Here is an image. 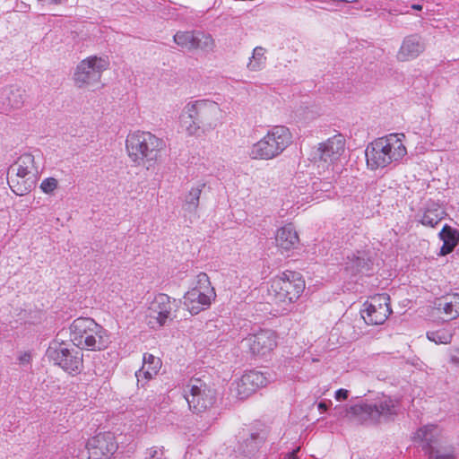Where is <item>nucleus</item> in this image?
Instances as JSON below:
<instances>
[{
    "instance_id": "nucleus-46",
    "label": "nucleus",
    "mask_w": 459,
    "mask_h": 459,
    "mask_svg": "<svg viewBox=\"0 0 459 459\" xmlns=\"http://www.w3.org/2000/svg\"><path fill=\"white\" fill-rule=\"evenodd\" d=\"M62 0H51L52 4H59Z\"/></svg>"
},
{
    "instance_id": "nucleus-30",
    "label": "nucleus",
    "mask_w": 459,
    "mask_h": 459,
    "mask_svg": "<svg viewBox=\"0 0 459 459\" xmlns=\"http://www.w3.org/2000/svg\"><path fill=\"white\" fill-rule=\"evenodd\" d=\"M265 49L262 47H255L253 50L252 56L247 65L251 72H258L263 70L266 65Z\"/></svg>"
},
{
    "instance_id": "nucleus-14",
    "label": "nucleus",
    "mask_w": 459,
    "mask_h": 459,
    "mask_svg": "<svg viewBox=\"0 0 459 459\" xmlns=\"http://www.w3.org/2000/svg\"><path fill=\"white\" fill-rule=\"evenodd\" d=\"M390 298L387 294H377L364 304L361 316L368 325H381L391 313Z\"/></svg>"
},
{
    "instance_id": "nucleus-1",
    "label": "nucleus",
    "mask_w": 459,
    "mask_h": 459,
    "mask_svg": "<svg viewBox=\"0 0 459 459\" xmlns=\"http://www.w3.org/2000/svg\"><path fill=\"white\" fill-rule=\"evenodd\" d=\"M164 148V141L148 131L130 132L126 139V152L130 161L147 169L160 160Z\"/></svg>"
},
{
    "instance_id": "nucleus-16",
    "label": "nucleus",
    "mask_w": 459,
    "mask_h": 459,
    "mask_svg": "<svg viewBox=\"0 0 459 459\" xmlns=\"http://www.w3.org/2000/svg\"><path fill=\"white\" fill-rule=\"evenodd\" d=\"M86 448L89 459H110L117 449V444L113 433L103 432L91 437L86 444Z\"/></svg>"
},
{
    "instance_id": "nucleus-38",
    "label": "nucleus",
    "mask_w": 459,
    "mask_h": 459,
    "mask_svg": "<svg viewBox=\"0 0 459 459\" xmlns=\"http://www.w3.org/2000/svg\"><path fill=\"white\" fill-rule=\"evenodd\" d=\"M30 359H31L30 353H29L27 351L20 354L18 357V360H19L20 364H22V365L29 364L30 362Z\"/></svg>"
},
{
    "instance_id": "nucleus-11",
    "label": "nucleus",
    "mask_w": 459,
    "mask_h": 459,
    "mask_svg": "<svg viewBox=\"0 0 459 459\" xmlns=\"http://www.w3.org/2000/svg\"><path fill=\"white\" fill-rule=\"evenodd\" d=\"M187 110L195 112L200 123L202 134L214 130L222 118V109L220 105L210 100H198L187 103Z\"/></svg>"
},
{
    "instance_id": "nucleus-35",
    "label": "nucleus",
    "mask_w": 459,
    "mask_h": 459,
    "mask_svg": "<svg viewBox=\"0 0 459 459\" xmlns=\"http://www.w3.org/2000/svg\"><path fill=\"white\" fill-rule=\"evenodd\" d=\"M58 187V181L55 178H47L40 183V190L47 195H52Z\"/></svg>"
},
{
    "instance_id": "nucleus-10",
    "label": "nucleus",
    "mask_w": 459,
    "mask_h": 459,
    "mask_svg": "<svg viewBox=\"0 0 459 459\" xmlns=\"http://www.w3.org/2000/svg\"><path fill=\"white\" fill-rule=\"evenodd\" d=\"M175 312L174 302L170 297L159 293L148 304L145 311L146 323L152 329L161 327L173 320Z\"/></svg>"
},
{
    "instance_id": "nucleus-26",
    "label": "nucleus",
    "mask_w": 459,
    "mask_h": 459,
    "mask_svg": "<svg viewBox=\"0 0 459 459\" xmlns=\"http://www.w3.org/2000/svg\"><path fill=\"white\" fill-rule=\"evenodd\" d=\"M179 125L187 135L194 136L202 134L201 125L198 119H196L195 112L187 110V104L184 107L179 116Z\"/></svg>"
},
{
    "instance_id": "nucleus-8",
    "label": "nucleus",
    "mask_w": 459,
    "mask_h": 459,
    "mask_svg": "<svg viewBox=\"0 0 459 459\" xmlns=\"http://www.w3.org/2000/svg\"><path fill=\"white\" fill-rule=\"evenodd\" d=\"M215 296L208 275L200 273L196 276L195 286L185 294L184 305L192 315H197L211 305Z\"/></svg>"
},
{
    "instance_id": "nucleus-27",
    "label": "nucleus",
    "mask_w": 459,
    "mask_h": 459,
    "mask_svg": "<svg viewBox=\"0 0 459 459\" xmlns=\"http://www.w3.org/2000/svg\"><path fill=\"white\" fill-rule=\"evenodd\" d=\"M160 368L161 360L160 358L145 353L143 355V367L135 373V376L138 381H141L143 377L145 379H151L158 374Z\"/></svg>"
},
{
    "instance_id": "nucleus-17",
    "label": "nucleus",
    "mask_w": 459,
    "mask_h": 459,
    "mask_svg": "<svg viewBox=\"0 0 459 459\" xmlns=\"http://www.w3.org/2000/svg\"><path fill=\"white\" fill-rule=\"evenodd\" d=\"M345 139L342 134H335L319 143L317 148L318 167L328 169L344 152Z\"/></svg>"
},
{
    "instance_id": "nucleus-9",
    "label": "nucleus",
    "mask_w": 459,
    "mask_h": 459,
    "mask_svg": "<svg viewBox=\"0 0 459 459\" xmlns=\"http://www.w3.org/2000/svg\"><path fill=\"white\" fill-rule=\"evenodd\" d=\"M185 397L189 409L196 414L211 413L216 403L215 391L200 379L189 382L185 389Z\"/></svg>"
},
{
    "instance_id": "nucleus-20",
    "label": "nucleus",
    "mask_w": 459,
    "mask_h": 459,
    "mask_svg": "<svg viewBox=\"0 0 459 459\" xmlns=\"http://www.w3.org/2000/svg\"><path fill=\"white\" fill-rule=\"evenodd\" d=\"M25 91L21 87L10 85L0 91V110L8 113L21 108L24 104Z\"/></svg>"
},
{
    "instance_id": "nucleus-24",
    "label": "nucleus",
    "mask_w": 459,
    "mask_h": 459,
    "mask_svg": "<svg viewBox=\"0 0 459 459\" xmlns=\"http://www.w3.org/2000/svg\"><path fill=\"white\" fill-rule=\"evenodd\" d=\"M7 173L37 178L39 170L36 166L34 156L30 153H24L21 155L17 160L10 166Z\"/></svg>"
},
{
    "instance_id": "nucleus-40",
    "label": "nucleus",
    "mask_w": 459,
    "mask_h": 459,
    "mask_svg": "<svg viewBox=\"0 0 459 459\" xmlns=\"http://www.w3.org/2000/svg\"><path fill=\"white\" fill-rule=\"evenodd\" d=\"M454 248H455V247H452V245L443 242V246L440 249V254L442 255H447L450 252H452Z\"/></svg>"
},
{
    "instance_id": "nucleus-21",
    "label": "nucleus",
    "mask_w": 459,
    "mask_h": 459,
    "mask_svg": "<svg viewBox=\"0 0 459 459\" xmlns=\"http://www.w3.org/2000/svg\"><path fill=\"white\" fill-rule=\"evenodd\" d=\"M275 245L281 251H290L298 247L299 244V237L291 224H286L276 230Z\"/></svg>"
},
{
    "instance_id": "nucleus-45",
    "label": "nucleus",
    "mask_w": 459,
    "mask_h": 459,
    "mask_svg": "<svg viewBox=\"0 0 459 459\" xmlns=\"http://www.w3.org/2000/svg\"><path fill=\"white\" fill-rule=\"evenodd\" d=\"M451 361L455 363V364H459V359H457L456 357L455 356H452L451 357Z\"/></svg>"
},
{
    "instance_id": "nucleus-12",
    "label": "nucleus",
    "mask_w": 459,
    "mask_h": 459,
    "mask_svg": "<svg viewBox=\"0 0 459 459\" xmlns=\"http://www.w3.org/2000/svg\"><path fill=\"white\" fill-rule=\"evenodd\" d=\"M48 358L65 371L78 374L83 368V354L76 349H67L62 344H55L48 350Z\"/></svg>"
},
{
    "instance_id": "nucleus-29",
    "label": "nucleus",
    "mask_w": 459,
    "mask_h": 459,
    "mask_svg": "<svg viewBox=\"0 0 459 459\" xmlns=\"http://www.w3.org/2000/svg\"><path fill=\"white\" fill-rule=\"evenodd\" d=\"M205 187V183L197 182L185 195L184 204L186 209L190 212H195L199 206L201 194Z\"/></svg>"
},
{
    "instance_id": "nucleus-19",
    "label": "nucleus",
    "mask_w": 459,
    "mask_h": 459,
    "mask_svg": "<svg viewBox=\"0 0 459 459\" xmlns=\"http://www.w3.org/2000/svg\"><path fill=\"white\" fill-rule=\"evenodd\" d=\"M413 440L429 453L443 443L442 430L437 425H425L415 432Z\"/></svg>"
},
{
    "instance_id": "nucleus-31",
    "label": "nucleus",
    "mask_w": 459,
    "mask_h": 459,
    "mask_svg": "<svg viewBox=\"0 0 459 459\" xmlns=\"http://www.w3.org/2000/svg\"><path fill=\"white\" fill-rule=\"evenodd\" d=\"M444 211L439 208L427 209L420 220V222L425 226L435 227L443 219Z\"/></svg>"
},
{
    "instance_id": "nucleus-43",
    "label": "nucleus",
    "mask_w": 459,
    "mask_h": 459,
    "mask_svg": "<svg viewBox=\"0 0 459 459\" xmlns=\"http://www.w3.org/2000/svg\"><path fill=\"white\" fill-rule=\"evenodd\" d=\"M208 416H211V418H208V420H215L216 418V415L218 414L216 410H214L213 408L212 409V412L211 413H208L206 412Z\"/></svg>"
},
{
    "instance_id": "nucleus-5",
    "label": "nucleus",
    "mask_w": 459,
    "mask_h": 459,
    "mask_svg": "<svg viewBox=\"0 0 459 459\" xmlns=\"http://www.w3.org/2000/svg\"><path fill=\"white\" fill-rule=\"evenodd\" d=\"M292 135L286 126H275L248 151L252 160H272L278 157L291 143Z\"/></svg>"
},
{
    "instance_id": "nucleus-39",
    "label": "nucleus",
    "mask_w": 459,
    "mask_h": 459,
    "mask_svg": "<svg viewBox=\"0 0 459 459\" xmlns=\"http://www.w3.org/2000/svg\"><path fill=\"white\" fill-rule=\"evenodd\" d=\"M348 390L341 388L335 392V399L338 401L346 400L348 398Z\"/></svg>"
},
{
    "instance_id": "nucleus-23",
    "label": "nucleus",
    "mask_w": 459,
    "mask_h": 459,
    "mask_svg": "<svg viewBox=\"0 0 459 459\" xmlns=\"http://www.w3.org/2000/svg\"><path fill=\"white\" fill-rule=\"evenodd\" d=\"M425 49L424 43L417 35L406 37L397 53V59L400 62H406L419 56Z\"/></svg>"
},
{
    "instance_id": "nucleus-47",
    "label": "nucleus",
    "mask_w": 459,
    "mask_h": 459,
    "mask_svg": "<svg viewBox=\"0 0 459 459\" xmlns=\"http://www.w3.org/2000/svg\"><path fill=\"white\" fill-rule=\"evenodd\" d=\"M339 410H342V411L340 412V414H341L342 417H344V416H343V414H344V412H343V411H344V410H345V409H342V407H339Z\"/></svg>"
},
{
    "instance_id": "nucleus-41",
    "label": "nucleus",
    "mask_w": 459,
    "mask_h": 459,
    "mask_svg": "<svg viewBox=\"0 0 459 459\" xmlns=\"http://www.w3.org/2000/svg\"><path fill=\"white\" fill-rule=\"evenodd\" d=\"M299 450V447L294 449L292 452L287 454L285 455L284 459H297L296 454L298 453Z\"/></svg>"
},
{
    "instance_id": "nucleus-42",
    "label": "nucleus",
    "mask_w": 459,
    "mask_h": 459,
    "mask_svg": "<svg viewBox=\"0 0 459 459\" xmlns=\"http://www.w3.org/2000/svg\"><path fill=\"white\" fill-rule=\"evenodd\" d=\"M327 409H328V406H327V404H326L325 403H324V402L319 403V404H318V410H319L321 412L325 411Z\"/></svg>"
},
{
    "instance_id": "nucleus-6",
    "label": "nucleus",
    "mask_w": 459,
    "mask_h": 459,
    "mask_svg": "<svg viewBox=\"0 0 459 459\" xmlns=\"http://www.w3.org/2000/svg\"><path fill=\"white\" fill-rule=\"evenodd\" d=\"M397 402L384 397L375 403H359L344 410V418L361 424L378 423L382 418L396 414Z\"/></svg>"
},
{
    "instance_id": "nucleus-13",
    "label": "nucleus",
    "mask_w": 459,
    "mask_h": 459,
    "mask_svg": "<svg viewBox=\"0 0 459 459\" xmlns=\"http://www.w3.org/2000/svg\"><path fill=\"white\" fill-rule=\"evenodd\" d=\"M278 336L271 329H261L248 334L242 340L243 345L248 349L252 356L264 358L273 352L277 347Z\"/></svg>"
},
{
    "instance_id": "nucleus-2",
    "label": "nucleus",
    "mask_w": 459,
    "mask_h": 459,
    "mask_svg": "<svg viewBox=\"0 0 459 459\" xmlns=\"http://www.w3.org/2000/svg\"><path fill=\"white\" fill-rule=\"evenodd\" d=\"M406 153L402 139L394 134L375 140L368 145L365 152L367 165L370 169L385 168L393 162H397Z\"/></svg>"
},
{
    "instance_id": "nucleus-18",
    "label": "nucleus",
    "mask_w": 459,
    "mask_h": 459,
    "mask_svg": "<svg viewBox=\"0 0 459 459\" xmlns=\"http://www.w3.org/2000/svg\"><path fill=\"white\" fill-rule=\"evenodd\" d=\"M269 382L270 377L266 373L257 370L247 371L236 382V395L238 399L245 400Z\"/></svg>"
},
{
    "instance_id": "nucleus-33",
    "label": "nucleus",
    "mask_w": 459,
    "mask_h": 459,
    "mask_svg": "<svg viewBox=\"0 0 459 459\" xmlns=\"http://www.w3.org/2000/svg\"><path fill=\"white\" fill-rule=\"evenodd\" d=\"M427 337L429 341L437 344H447L452 340L453 333L450 329L442 328L437 331L428 332Z\"/></svg>"
},
{
    "instance_id": "nucleus-32",
    "label": "nucleus",
    "mask_w": 459,
    "mask_h": 459,
    "mask_svg": "<svg viewBox=\"0 0 459 459\" xmlns=\"http://www.w3.org/2000/svg\"><path fill=\"white\" fill-rule=\"evenodd\" d=\"M427 454L430 459H455L454 447L444 442Z\"/></svg>"
},
{
    "instance_id": "nucleus-37",
    "label": "nucleus",
    "mask_w": 459,
    "mask_h": 459,
    "mask_svg": "<svg viewBox=\"0 0 459 459\" xmlns=\"http://www.w3.org/2000/svg\"><path fill=\"white\" fill-rule=\"evenodd\" d=\"M319 185H321V182L320 181L319 182L316 181V182L313 183V186H311V188L312 189H316V188L317 189ZM317 192H318L317 190L315 192L316 196L310 195V193H307V191L304 192V193H301V195H303L301 197V202L309 203V202L314 201V200L322 199L323 196L321 195V194H318Z\"/></svg>"
},
{
    "instance_id": "nucleus-44",
    "label": "nucleus",
    "mask_w": 459,
    "mask_h": 459,
    "mask_svg": "<svg viewBox=\"0 0 459 459\" xmlns=\"http://www.w3.org/2000/svg\"><path fill=\"white\" fill-rule=\"evenodd\" d=\"M411 8L414 9V10L421 11L422 10V5H420V4H412Z\"/></svg>"
},
{
    "instance_id": "nucleus-4",
    "label": "nucleus",
    "mask_w": 459,
    "mask_h": 459,
    "mask_svg": "<svg viewBox=\"0 0 459 459\" xmlns=\"http://www.w3.org/2000/svg\"><path fill=\"white\" fill-rule=\"evenodd\" d=\"M304 290L305 281L301 275L297 272L286 271L271 280L268 296L273 302L287 310L285 306L296 302Z\"/></svg>"
},
{
    "instance_id": "nucleus-34",
    "label": "nucleus",
    "mask_w": 459,
    "mask_h": 459,
    "mask_svg": "<svg viewBox=\"0 0 459 459\" xmlns=\"http://www.w3.org/2000/svg\"><path fill=\"white\" fill-rule=\"evenodd\" d=\"M439 236L444 243L450 244L452 247H455L457 245L456 231L450 227L445 226L439 233Z\"/></svg>"
},
{
    "instance_id": "nucleus-28",
    "label": "nucleus",
    "mask_w": 459,
    "mask_h": 459,
    "mask_svg": "<svg viewBox=\"0 0 459 459\" xmlns=\"http://www.w3.org/2000/svg\"><path fill=\"white\" fill-rule=\"evenodd\" d=\"M369 257L365 251H358L351 255H348L345 262V269L351 274H356L368 270Z\"/></svg>"
},
{
    "instance_id": "nucleus-3",
    "label": "nucleus",
    "mask_w": 459,
    "mask_h": 459,
    "mask_svg": "<svg viewBox=\"0 0 459 459\" xmlns=\"http://www.w3.org/2000/svg\"><path fill=\"white\" fill-rule=\"evenodd\" d=\"M70 337L73 343L81 350L100 351L109 342L107 331L90 317L74 320L70 325Z\"/></svg>"
},
{
    "instance_id": "nucleus-7",
    "label": "nucleus",
    "mask_w": 459,
    "mask_h": 459,
    "mask_svg": "<svg viewBox=\"0 0 459 459\" xmlns=\"http://www.w3.org/2000/svg\"><path fill=\"white\" fill-rule=\"evenodd\" d=\"M108 67V56H88L82 60L75 68L73 75L74 85L78 88H86L99 84L103 72Z\"/></svg>"
},
{
    "instance_id": "nucleus-22",
    "label": "nucleus",
    "mask_w": 459,
    "mask_h": 459,
    "mask_svg": "<svg viewBox=\"0 0 459 459\" xmlns=\"http://www.w3.org/2000/svg\"><path fill=\"white\" fill-rule=\"evenodd\" d=\"M434 307L446 320H453L459 316V294L451 293L437 299Z\"/></svg>"
},
{
    "instance_id": "nucleus-15",
    "label": "nucleus",
    "mask_w": 459,
    "mask_h": 459,
    "mask_svg": "<svg viewBox=\"0 0 459 459\" xmlns=\"http://www.w3.org/2000/svg\"><path fill=\"white\" fill-rule=\"evenodd\" d=\"M173 40L178 47L188 51L195 49L212 51L215 48L213 38L202 31H178Z\"/></svg>"
},
{
    "instance_id": "nucleus-25",
    "label": "nucleus",
    "mask_w": 459,
    "mask_h": 459,
    "mask_svg": "<svg viewBox=\"0 0 459 459\" xmlns=\"http://www.w3.org/2000/svg\"><path fill=\"white\" fill-rule=\"evenodd\" d=\"M7 181L12 191L15 195L22 196L31 191L36 184L37 178L7 173Z\"/></svg>"
},
{
    "instance_id": "nucleus-36",
    "label": "nucleus",
    "mask_w": 459,
    "mask_h": 459,
    "mask_svg": "<svg viewBox=\"0 0 459 459\" xmlns=\"http://www.w3.org/2000/svg\"><path fill=\"white\" fill-rule=\"evenodd\" d=\"M145 459H165L163 446H152L147 449Z\"/></svg>"
}]
</instances>
